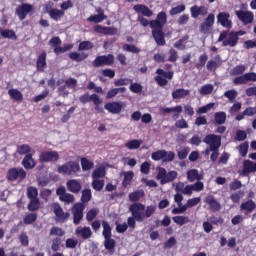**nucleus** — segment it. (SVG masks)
<instances>
[{
    "mask_svg": "<svg viewBox=\"0 0 256 256\" xmlns=\"http://www.w3.org/2000/svg\"><path fill=\"white\" fill-rule=\"evenodd\" d=\"M158 174L156 176V179L160 181L161 185H166V183H171L177 179V171L172 170L167 173V170L165 168H157Z\"/></svg>",
    "mask_w": 256,
    "mask_h": 256,
    "instance_id": "obj_1",
    "label": "nucleus"
},
{
    "mask_svg": "<svg viewBox=\"0 0 256 256\" xmlns=\"http://www.w3.org/2000/svg\"><path fill=\"white\" fill-rule=\"evenodd\" d=\"M218 41H222L223 47H235L239 41V37H237V34H235L234 31H224L220 34Z\"/></svg>",
    "mask_w": 256,
    "mask_h": 256,
    "instance_id": "obj_2",
    "label": "nucleus"
},
{
    "mask_svg": "<svg viewBox=\"0 0 256 256\" xmlns=\"http://www.w3.org/2000/svg\"><path fill=\"white\" fill-rule=\"evenodd\" d=\"M57 171L61 175H75L81 171V167L79 166V163L69 161L61 166H58Z\"/></svg>",
    "mask_w": 256,
    "mask_h": 256,
    "instance_id": "obj_3",
    "label": "nucleus"
},
{
    "mask_svg": "<svg viewBox=\"0 0 256 256\" xmlns=\"http://www.w3.org/2000/svg\"><path fill=\"white\" fill-rule=\"evenodd\" d=\"M203 143L209 145V149L206 150V153H209V151H215V149H219V147H221V136L209 134L205 136Z\"/></svg>",
    "mask_w": 256,
    "mask_h": 256,
    "instance_id": "obj_4",
    "label": "nucleus"
},
{
    "mask_svg": "<svg viewBox=\"0 0 256 256\" xmlns=\"http://www.w3.org/2000/svg\"><path fill=\"white\" fill-rule=\"evenodd\" d=\"M150 27L152 30V35L157 43V45H165V38L163 36V28L159 22H150Z\"/></svg>",
    "mask_w": 256,
    "mask_h": 256,
    "instance_id": "obj_5",
    "label": "nucleus"
},
{
    "mask_svg": "<svg viewBox=\"0 0 256 256\" xmlns=\"http://www.w3.org/2000/svg\"><path fill=\"white\" fill-rule=\"evenodd\" d=\"M142 211H145V205L141 203H135L130 206V212L136 221L141 222L145 219V213Z\"/></svg>",
    "mask_w": 256,
    "mask_h": 256,
    "instance_id": "obj_6",
    "label": "nucleus"
},
{
    "mask_svg": "<svg viewBox=\"0 0 256 256\" xmlns=\"http://www.w3.org/2000/svg\"><path fill=\"white\" fill-rule=\"evenodd\" d=\"M27 177V172L23 170V168H12L8 170L7 179L9 181H15L19 179V181H23Z\"/></svg>",
    "mask_w": 256,
    "mask_h": 256,
    "instance_id": "obj_7",
    "label": "nucleus"
},
{
    "mask_svg": "<svg viewBox=\"0 0 256 256\" xmlns=\"http://www.w3.org/2000/svg\"><path fill=\"white\" fill-rule=\"evenodd\" d=\"M40 163H53L59 161V153L56 151H44L39 156Z\"/></svg>",
    "mask_w": 256,
    "mask_h": 256,
    "instance_id": "obj_8",
    "label": "nucleus"
},
{
    "mask_svg": "<svg viewBox=\"0 0 256 256\" xmlns=\"http://www.w3.org/2000/svg\"><path fill=\"white\" fill-rule=\"evenodd\" d=\"M56 195H58L60 201L66 203L67 205L75 203V196H73V194L66 193L65 187L63 186L56 190Z\"/></svg>",
    "mask_w": 256,
    "mask_h": 256,
    "instance_id": "obj_9",
    "label": "nucleus"
},
{
    "mask_svg": "<svg viewBox=\"0 0 256 256\" xmlns=\"http://www.w3.org/2000/svg\"><path fill=\"white\" fill-rule=\"evenodd\" d=\"M236 17H238V19L242 21L244 25H249L253 23V19H255V15L253 14V12L245 10L236 11Z\"/></svg>",
    "mask_w": 256,
    "mask_h": 256,
    "instance_id": "obj_10",
    "label": "nucleus"
},
{
    "mask_svg": "<svg viewBox=\"0 0 256 256\" xmlns=\"http://www.w3.org/2000/svg\"><path fill=\"white\" fill-rule=\"evenodd\" d=\"M85 209V206L83 203H76L74 204L72 208V215L74 217V224L79 225L81 222V219H83V210Z\"/></svg>",
    "mask_w": 256,
    "mask_h": 256,
    "instance_id": "obj_11",
    "label": "nucleus"
},
{
    "mask_svg": "<svg viewBox=\"0 0 256 256\" xmlns=\"http://www.w3.org/2000/svg\"><path fill=\"white\" fill-rule=\"evenodd\" d=\"M113 61H115V56L112 54L109 55H103V56H98L93 64L95 67H103V65H112Z\"/></svg>",
    "mask_w": 256,
    "mask_h": 256,
    "instance_id": "obj_12",
    "label": "nucleus"
},
{
    "mask_svg": "<svg viewBox=\"0 0 256 256\" xmlns=\"http://www.w3.org/2000/svg\"><path fill=\"white\" fill-rule=\"evenodd\" d=\"M231 15L227 12H220L217 16V21L225 29H231L233 27V22L230 19Z\"/></svg>",
    "mask_w": 256,
    "mask_h": 256,
    "instance_id": "obj_13",
    "label": "nucleus"
},
{
    "mask_svg": "<svg viewBox=\"0 0 256 256\" xmlns=\"http://www.w3.org/2000/svg\"><path fill=\"white\" fill-rule=\"evenodd\" d=\"M95 15H91L87 20L90 21V23H102V21H105L107 19V15H105V10L103 8L99 7L95 10Z\"/></svg>",
    "mask_w": 256,
    "mask_h": 256,
    "instance_id": "obj_14",
    "label": "nucleus"
},
{
    "mask_svg": "<svg viewBox=\"0 0 256 256\" xmlns=\"http://www.w3.org/2000/svg\"><path fill=\"white\" fill-rule=\"evenodd\" d=\"M213 25H215V14H209L204 23L200 25L201 33H209Z\"/></svg>",
    "mask_w": 256,
    "mask_h": 256,
    "instance_id": "obj_15",
    "label": "nucleus"
},
{
    "mask_svg": "<svg viewBox=\"0 0 256 256\" xmlns=\"http://www.w3.org/2000/svg\"><path fill=\"white\" fill-rule=\"evenodd\" d=\"M33 11V6L30 4H22L16 9V14L18 15L19 19L23 21L29 13Z\"/></svg>",
    "mask_w": 256,
    "mask_h": 256,
    "instance_id": "obj_16",
    "label": "nucleus"
},
{
    "mask_svg": "<svg viewBox=\"0 0 256 256\" xmlns=\"http://www.w3.org/2000/svg\"><path fill=\"white\" fill-rule=\"evenodd\" d=\"M104 109L108 111L109 113H112V115H117L121 113V110L123 109V104L121 102H109L104 105Z\"/></svg>",
    "mask_w": 256,
    "mask_h": 256,
    "instance_id": "obj_17",
    "label": "nucleus"
},
{
    "mask_svg": "<svg viewBox=\"0 0 256 256\" xmlns=\"http://www.w3.org/2000/svg\"><path fill=\"white\" fill-rule=\"evenodd\" d=\"M249 173H256V162H253L251 160H245L243 162V169L241 171V175L243 177H246Z\"/></svg>",
    "mask_w": 256,
    "mask_h": 256,
    "instance_id": "obj_18",
    "label": "nucleus"
},
{
    "mask_svg": "<svg viewBox=\"0 0 256 256\" xmlns=\"http://www.w3.org/2000/svg\"><path fill=\"white\" fill-rule=\"evenodd\" d=\"M52 209L58 221H67V219H69V213L63 212V209L61 208V206H59V204L54 203L52 205Z\"/></svg>",
    "mask_w": 256,
    "mask_h": 256,
    "instance_id": "obj_19",
    "label": "nucleus"
},
{
    "mask_svg": "<svg viewBox=\"0 0 256 256\" xmlns=\"http://www.w3.org/2000/svg\"><path fill=\"white\" fill-rule=\"evenodd\" d=\"M96 33H101L102 35H117V28L113 27H104L101 25H96L94 27Z\"/></svg>",
    "mask_w": 256,
    "mask_h": 256,
    "instance_id": "obj_20",
    "label": "nucleus"
},
{
    "mask_svg": "<svg viewBox=\"0 0 256 256\" xmlns=\"http://www.w3.org/2000/svg\"><path fill=\"white\" fill-rule=\"evenodd\" d=\"M134 11L136 13H140V15H144V17H152L153 16V11L149 9L146 5L143 4H137L133 7Z\"/></svg>",
    "mask_w": 256,
    "mask_h": 256,
    "instance_id": "obj_21",
    "label": "nucleus"
},
{
    "mask_svg": "<svg viewBox=\"0 0 256 256\" xmlns=\"http://www.w3.org/2000/svg\"><path fill=\"white\" fill-rule=\"evenodd\" d=\"M8 95L12 101H16V103H21L23 101V93L17 88H10L8 90Z\"/></svg>",
    "mask_w": 256,
    "mask_h": 256,
    "instance_id": "obj_22",
    "label": "nucleus"
},
{
    "mask_svg": "<svg viewBox=\"0 0 256 256\" xmlns=\"http://www.w3.org/2000/svg\"><path fill=\"white\" fill-rule=\"evenodd\" d=\"M66 187L71 193H79V191H81V182L79 180L71 179L66 183Z\"/></svg>",
    "mask_w": 256,
    "mask_h": 256,
    "instance_id": "obj_23",
    "label": "nucleus"
},
{
    "mask_svg": "<svg viewBox=\"0 0 256 256\" xmlns=\"http://www.w3.org/2000/svg\"><path fill=\"white\" fill-rule=\"evenodd\" d=\"M75 234L77 235V237H82V239H89V237L93 235V233L91 232V228L81 226L75 229Z\"/></svg>",
    "mask_w": 256,
    "mask_h": 256,
    "instance_id": "obj_24",
    "label": "nucleus"
},
{
    "mask_svg": "<svg viewBox=\"0 0 256 256\" xmlns=\"http://www.w3.org/2000/svg\"><path fill=\"white\" fill-rule=\"evenodd\" d=\"M204 203L209 205L211 211H219V209H221V204L211 195L205 198Z\"/></svg>",
    "mask_w": 256,
    "mask_h": 256,
    "instance_id": "obj_25",
    "label": "nucleus"
},
{
    "mask_svg": "<svg viewBox=\"0 0 256 256\" xmlns=\"http://www.w3.org/2000/svg\"><path fill=\"white\" fill-rule=\"evenodd\" d=\"M191 12V17H193L194 19H197V17H199V15H202L203 17H205V15H207L208 10L206 7L204 6H193L190 9Z\"/></svg>",
    "mask_w": 256,
    "mask_h": 256,
    "instance_id": "obj_26",
    "label": "nucleus"
},
{
    "mask_svg": "<svg viewBox=\"0 0 256 256\" xmlns=\"http://www.w3.org/2000/svg\"><path fill=\"white\" fill-rule=\"evenodd\" d=\"M186 175L190 183H195V181H201L203 179V175L199 174V170L197 169L188 170Z\"/></svg>",
    "mask_w": 256,
    "mask_h": 256,
    "instance_id": "obj_27",
    "label": "nucleus"
},
{
    "mask_svg": "<svg viewBox=\"0 0 256 256\" xmlns=\"http://www.w3.org/2000/svg\"><path fill=\"white\" fill-rule=\"evenodd\" d=\"M35 154H27L24 159L22 160V165L24 169H33L37 163L35 162V159H33V156Z\"/></svg>",
    "mask_w": 256,
    "mask_h": 256,
    "instance_id": "obj_28",
    "label": "nucleus"
},
{
    "mask_svg": "<svg viewBox=\"0 0 256 256\" xmlns=\"http://www.w3.org/2000/svg\"><path fill=\"white\" fill-rule=\"evenodd\" d=\"M16 153H18V155H35V150L31 149L29 144H22L17 146Z\"/></svg>",
    "mask_w": 256,
    "mask_h": 256,
    "instance_id": "obj_29",
    "label": "nucleus"
},
{
    "mask_svg": "<svg viewBox=\"0 0 256 256\" xmlns=\"http://www.w3.org/2000/svg\"><path fill=\"white\" fill-rule=\"evenodd\" d=\"M47 53L43 52L37 59V69L39 71H45L47 67Z\"/></svg>",
    "mask_w": 256,
    "mask_h": 256,
    "instance_id": "obj_30",
    "label": "nucleus"
},
{
    "mask_svg": "<svg viewBox=\"0 0 256 256\" xmlns=\"http://www.w3.org/2000/svg\"><path fill=\"white\" fill-rule=\"evenodd\" d=\"M190 91L185 90L183 88L176 89L175 91L172 92V98L173 99H184V97L189 96Z\"/></svg>",
    "mask_w": 256,
    "mask_h": 256,
    "instance_id": "obj_31",
    "label": "nucleus"
},
{
    "mask_svg": "<svg viewBox=\"0 0 256 256\" xmlns=\"http://www.w3.org/2000/svg\"><path fill=\"white\" fill-rule=\"evenodd\" d=\"M143 145V140L134 139L130 140L125 144L126 149L135 150L139 149Z\"/></svg>",
    "mask_w": 256,
    "mask_h": 256,
    "instance_id": "obj_32",
    "label": "nucleus"
},
{
    "mask_svg": "<svg viewBox=\"0 0 256 256\" xmlns=\"http://www.w3.org/2000/svg\"><path fill=\"white\" fill-rule=\"evenodd\" d=\"M124 180L122 182L123 187H128L131 185V181H133V177H135V173L133 171H127L122 173Z\"/></svg>",
    "mask_w": 256,
    "mask_h": 256,
    "instance_id": "obj_33",
    "label": "nucleus"
},
{
    "mask_svg": "<svg viewBox=\"0 0 256 256\" xmlns=\"http://www.w3.org/2000/svg\"><path fill=\"white\" fill-rule=\"evenodd\" d=\"M255 207H256V205L253 202V200H248L241 204L240 209L242 211H247L248 213H252L255 210Z\"/></svg>",
    "mask_w": 256,
    "mask_h": 256,
    "instance_id": "obj_34",
    "label": "nucleus"
},
{
    "mask_svg": "<svg viewBox=\"0 0 256 256\" xmlns=\"http://www.w3.org/2000/svg\"><path fill=\"white\" fill-rule=\"evenodd\" d=\"M49 15L54 21H59L65 15V12L59 9H51Z\"/></svg>",
    "mask_w": 256,
    "mask_h": 256,
    "instance_id": "obj_35",
    "label": "nucleus"
},
{
    "mask_svg": "<svg viewBox=\"0 0 256 256\" xmlns=\"http://www.w3.org/2000/svg\"><path fill=\"white\" fill-rule=\"evenodd\" d=\"M105 167L100 166L92 172V179H103L106 175Z\"/></svg>",
    "mask_w": 256,
    "mask_h": 256,
    "instance_id": "obj_36",
    "label": "nucleus"
},
{
    "mask_svg": "<svg viewBox=\"0 0 256 256\" xmlns=\"http://www.w3.org/2000/svg\"><path fill=\"white\" fill-rule=\"evenodd\" d=\"M69 57L72 59V61H85L87 59L88 54L85 52L77 53V52H72L69 54Z\"/></svg>",
    "mask_w": 256,
    "mask_h": 256,
    "instance_id": "obj_37",
    "label": "nucleus"
},
{
    "mask_svg": "<svg viewBox=\"0 0 256 256\" xmlns=\"http://www.w3.org/2000/svg\"><path fill=\"white\" fill-rule=\"evenodd\" d=\"M220 66H221V58L219 56L216 57V60L208 61L206 65L208 71H215V69H217Z\"/></svg>",
    "mask_w": 256,
    "mask_h": 256,
    "instance_id": "obj_38",
    "label": "nucleus"
},
{
    "mask_svg": "<svg viewBox=\"0 0 256 256\" xmlns=\"http://www.w3.org/2000/svg\"><path fill=\"white\" fill-rule=\"evenodd\" d=\"M82 171H91L95 167V163L87 158H81Z\"/></svg>",
    "mask_w": 256,
    "mask_h": 256,
    "instance_id": "obj_39",
    "label": "nucleus"
},
{
    "mask_svg": "<svg viewBox=\"0 0 256 256\" xmlns=\"http://www.w3.org/2000/svg\"><path fill=\"white\" fill-rule=\"evenodd\" d=\"M92 187L95 191H101L105 187V180L99 178H92Z\"/></svg>",
    "mask_w": 256,
    "mask_h": 256,
    "instance_id": "obj_40",
    "label": "nucleus"
},
{
    "mask_svg": "<svg viewBox=\"0 0 256 256\" xmlns=\"http://www.w3.org/2000/svg\"><path fill=\"white\" fill-rule=\"evenodd\" d=\"M237 95H239V93L235 89L228 90L224 93V97H226L228 101H230V103H235V99H237Z\"/></svg>",
    "mask_w": 256,
    "mask_h": 256,
    "instance_id": "obj_41",
    "label": "nucleus"
},
{
    "mask_svg": "<svg viewBox=\"0 0 256 256\" xmlns=\"http://www.w3.org/2000/svg\"><path fill=\"white\" fill-rule=\"evenodd\" d=\"M215 121L218 125H223L227 121V114L225 112H216L214 114Z\"/></svg>",
    "mask_w": 256,
    "mask_h": 256,
    "instance_id": "obj_42",
    "label": "nucleus"
},
{
    "mask_svg": "<svg viewBox=\"0 0 256 256\" xmlns=\"http://www.w3.org/2000/svg\"><path fill=\"white\" fill-rule=\"evenodd\" d=\"M102 227H103V237L104 239H109L111 238V226L109 225V222L103 221L102 222Z\"/></svg>",
    "mask_w": 256,
    "mask_h": 256,
    "instance_id": "obj_43",
    "label": "nucleus"
},
{
    "mask_svg": "<svg viewBox=\"0 0 256 256\" xmlns=\"http://www.w3.org/2000/svg\"><path fill=\"white\" fill-rule=\"evenodd\" d=\"M153 22L159 23L161 25V29H163V25L167 23V14H165V12H160L157 16V20L150 21V23Z\"/></svg>",
    "mask_w": 256,
    "mask_h": 256,
    "instance_id": "obj_44",
    "label": "nucleus"
},
{
    "mask_svg": "<svg viewBox=\"0 0 256 256\" xmlns=\"http://www.w3.org/2000/svg\"><path fill=\"white\" fill-rule=\"evenodd\" d=\"M172 221H174V223H176V225L183 226V225L189 223V217H187V216H174L172 218Z\"/></svg>",
    "mask_w": 256,
    "mask_h": 256,
    "instance_id": "obj_45",
    "label": "nucleus"
},
{
    "mask_svg": "<svg viewBox=\"0 0 256 256\" xmlns=\"http://www.w3.org/2000/svg\"><path fill=\"white\" fill-rule=\"evenodd\" d=\"M104 247L111 253H114L115 252V250H114L115 249V240L111 239V237L105 238Z\"/></svg>",
    "mask_w": 256,
    "mask_h": 256,
    "instance_id": "obj_46",
    "label": "nucleus"
},
{
    "mask_svg": "<svg viewBox=\"0 0 256 256\" xmlns=\"http://www.w3.org/2000/svg\"><path fill=\"white\" fill-rule=\"evenodd\" d=\"M40 205L41 204L39 202V198L30 199V202L28 204V210L29 211H37V209H39Z\"/></svg>",
    "mask_w": 256,
    "mask_h": 256,
    "instance_id": "obj_47",
    "label": "nucleus"
},
{
    "mask_svg": "<svg viewBox=\"0 0 256 256\" xmlns=\"http://www.w3.org/2000/svg\"><path fill=\"white\" fill-rule=\"evenodd\" d=\"M213 89V85L206 84L199 89V93L200 95H211V93H213Z\"/></svg>",
    "mask_w": 256,
    "mask_h": 256,
    "instance_id": "obj_48",
    "label": "nucleus"
},
{
    "mask_svg": "<svg viewBox=\"0 0 256 256\" xmlns=\"http://www.w3.org/2000/svg\"><path fill=\"white\" fill-rule=\"evenodd\" d=\"M144 195L145 192H143L142 190L135 191L129 194V199L130 201H139Z\"/></svg>",
    "mask_w": 256,
    "mask_h": 256,
    "instance_id": "obj_49",
    "label": "nucleus"
},
{
    "mask_svg": "<svg viewBox=\"0 0 256 256\" xmlns=\"http://www.w3.org/2000/svg\"><path fill=\"white\" fill-rule=\"evenodd\" d=\"M37 195H39V191L37 190V188L33 186L27 188L28 199H37Z\"/></svg>",
    "mask_w": 256,
    "mask_h": 256,
    "instance_id": "obj_50",
    "label": "nucleus"
},
{
    "mask_svg": "<svg viewBox=\"0 0 256 256\" xmlns=\"http://www.w3.org/2000/svg\"><path fill=\"white\" fill-rule=\"evenodd\" d=\"M247 71V66L240 64L233 68V75H243L244 72Z\"/></svg>",
    "mask_w": 256,
    "mask_h": 256,
    "instance_id": "obj_51",
    "label": "nucleus"
},
{
    "mask_svg": "<svg viewBox=\"0 0 256 256\" xmlns=\"http://www.w3.org/2000/svg\"><path fill=\"white\" fill-rule=\"evenodd\" d=\"M189 39V36H184L183 38H181L180 40H178L176 43H174V47L176 49H179L180 51H184L185 49V41H187Z\"/></svg>",
    "mask_w": 256,
    "mask_h": 256,
    "instance_id": "obj_52",
    "label": "nucleus"
},
{
    "mask_svg": "<svg viewBox=\"0 0 256 256\" xmlns=\"http://www.w3.org/2000/svg\"><path fill=\"white\" fill-rule=\"evenodd\" d=\"M163 155H165V150H158L151 154V159L153 161H163Z\"/></svg>",
    "mask_w": 256,
    "mask_h": 256,
    "instance_id": "obj_53",
    "label": "nucleus"
},
{
    "mask_svg": "<svg viewBox=\"0 0 256 256\" xmlns=\"http://www.w3.org/2000/svg\"><path fill=\"white\" fill-rule=\"evenodd\" d=\"M129 83H133V80L129 78H121L114 81L115 87H123L124 85H129Z\"/></svg>",
    "mask_w": 256,
    "mask_h": 256,
    "instance_id": "obj_54",
    "label": "nucleus"
},
{
    "mask_svg": "<svg viewBox=\"0 0 256 256\" xmlns=\"http://www.w3.org/2000/svg\"><path fill=\"white\" fill-rule=\"evenodd\" d=\"M213 107H215V103H209L206 106H202V107L198 108L196 113L198 115H201L203 113H208V111H211V109H213Z\"/></svg>",
    "mask_w": 256,
    "mask_h": 256,
    "instance_id": "obj_55",
    "label": "nucleus"
},
{
    "mask_svg": "<svg viewBox=\"0 0 256 256\" xmlns=\"http://www.w3.org/2000/svg\"><path fill=\"white\" fill-rule=\"evenodd\" d=\"M89 49H93V43L83 41L79 44L78 51H89Z\"/></svg>",
    "mask_w": 256,
    "mask_h": 256,
    "instance_id": "obj_56",
    "label": "nucleus"
},
{
    "mask_svg": "<svg viewBox=\"0 0 256 256\" xmlns=\"http://www.w3.org/2000/svg\"><path fill=\"white\" fill-rule=\"evenodd\" d=\"M158 77H162L164 79H173V72H165L163 69H158L156 71Z\"/></svg>",
    "mask_w": 256,
    "mask_h": 256,
    "instance_id": "obj_57",
    "label": "nucleus"
},
{
    "mask_svg": "<svg viewBox=\"0 0 256 256\" xmlns=\"http://www.w3.org/2000/svg\"><path fill=\"white\" fill-rule=\"evenodd\" d=\"M186 7L184 4L178 5L170 10V15H179V13H183L185 11Z\"/></svg>",
    "mask_w": 256,
    "mask_h": 256,
    "instance_id": "obj_58",
    "label": "nucleus"
},
{
    "mask_svg": "<svg viewBox=\"0 0 256 256\" xmlns=\"http://www.w3.org/2000/svg\"><path fill=\"white\" fill-rule=\"evenodd\" d=\"M151 171V163L149 162H144L141 164L140 166V172L143 174V175H149V172Z\"/></svg>",
    "mask_w": 256,
    "mask_h": 256,
    "instance_id": "obj_59",
    "label": "nucleus"
},
{
    "mask_svg": "<svg viewBox=\"0 0 256 256\" xmlns=\"http://www.w3.org/2000/svg\"><path fill=\"white\" fill-rule=\"evenodd\" d=\"M238 151L242 157H245L249 151V143H242L240 146H238Z\"/></svg>",
    "mask_w": 256,
    "mask_h": 256,
    "instance_id": "obj_60",
    "label": "nucleus"
},
{
    "mask_svg": "<svg viewBox=\"0 0 256 256\" xmlns=\"http://www.w3.org/2000/svg\"><path fill=\"white\" fill-rule=\"evenodd\" d=\"M173 159H175V153H173L172 151L164 150V154L162 156V161H164V163H165V162L173 161Z\"/></svg>",
    "mask_w": 256,
    "mask_h": 256,
    "instance_id": "obj_61",
    "label": "nucleus"
},
{
    "mask_svg": "<svg viewBox=\"0 0 256 256\" xmlns=\"http://www.w3.org/2000/svg\"><path fill=\"white\" fill-rule=\"evenodd\" d=\"M81 199L83 203H89L91 201V189L83 190Z\"/></svg>",
    "mask_w": 256,
    "mask_h": 256,
    "instance_id": "obj_62",
    "label": "nucleus"
},
{
    "mask_svg": "<svg viewBox=\"0 0 256 256\" xmlns=\"http://www.w3.org/2000/svg\"><path fill=\"white\" fill-rule=\"evenodd\" d=\"M2 37L6 38V39H13L15 38V32L13 30H1L0 31Z\"/></svg>",
    "mask_w": 256,
    "mask_h": 256,
    "instance_id": "obj_63",
    "label": "nucleus"
},
{
    "mask_svg": "<svg viewBox=\"0 0 256 256\" xmlns=\"http://www.w3.org/2000/svg\"><path fill=\"white\" fill-rule=\"evenodd\" d=\"M129 89L132 93H141V91H143V86L139 83H132Z\"/></svg>",
    "mask_w": 256,
    "mask_h": 256,
    "instance_id": "obj_64",
    "label": "nucleus"
}]
</instances>
